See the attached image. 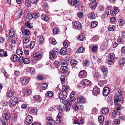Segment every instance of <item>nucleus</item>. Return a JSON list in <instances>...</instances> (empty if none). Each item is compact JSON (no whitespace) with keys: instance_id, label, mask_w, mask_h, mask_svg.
Instances as JSON below:
<instances>
[{"instance_id":"1","label":"nucleus","mask_w":125,"mask_h":125,"mask_svg":"<svg viewBox=\"0 0 125 125\" xmlns=\"http://www.w3.org/2000/svg\"><path fill=\"white\" fill-rule=\"evenodd\" d=\"M67 94V92L65 91L61 92L59 94V97L61 100H63L66 97Z\"/></svg>"},{"instance_id":"2","label":"nucleus","mask_w":125,"mask_h":125,"mask_svg":"<svg viewBox=\"0 0 125 125\" xmlns=\"http://www.w3.org/2000/svg\"><path fill=\"white\" fill-rule=\"evenodd\" d=\"M59 52V50L56 49L55 50H52L50 52V58L52 59L55 57V55Z\"/></svg>"},{"instance_id":"3","label":"nucleus","mask_w":125,"mask_h":125,"mask_svg":"<svg viewBox=\"0 0 125 125\" xmlns=\"http://www.w3.org/2000/svg\"><path fill=\"white\" fill-rule=\"evenodd\" d=\"M18 99L15 96L12 97L10 100V103L13 106L15 105L17 103Z\"/></svg>"},{"instance_id":"4","label":"nucleus","mask_w":125,"mask_h":125,"mask_svg":"<svg viewBox=\"0 0 125 125\" xmlns=\"http://www.w3.org/2000/svg\"><path fill=\"white\" fill-rule=\"evenodd\" d=\"M123 99V98L122 97H120L119 98V96H115L114 98V103L115 104H118L117 103L118 102L122 101Z\"/></svg>"},{"instance_id":"5","label":"nucleus","mask_w":125,"mask_h":125,"mask_svg":"<svg viewBox=\"0 0 125 125\" xmlns=\"http://www.w3.org/2000/svg\"><path fill=\"white\" fill-rule=\"evenodd\" d=\"M87 75V73L84 70H82L80 71L78 74L79 77L82 78L85 77Z\"/></svg>"},{"instance_id":"6","label":"nucleus","mask_w":125,"mask_h":125,"mask_svg":"<svg viewBox=\"0 0 125 125\" xmlns=\"http://www.w3.org/2000/svg\"><path fill=\"white\" fill-rule=\"evenodd\" d=\"M109 91L110 89L108 87H106L104 88L103 89V95L105 96H107L109 94Z\"/></svg>"},{"instance_id":"7","label":"nucleus","mask_w":125,"mask_h":125,"mask_svg":"<svg viewBox=\"0 0 125 125\" xmlns=\"http://www.w3.org/2000/svg\"><path fill=\"white\" fill-rule=\"evenodd\" d=\"M10 115L9 114L5 113L2 114L1 120L7 121L9 119Z\"/></svg>"},{"instance_id":"8","label":"nucleus","mask_w":125,"mask_h":125,"mask_svg":"<svg viewBox=\"0 0 125 125\" xmlns=\"http://www.w3.org/2000/svg\"><path fill=\"white\" fill-rule=\"evenodd\" d=\"M77 60L75 59H72L70 62V64L72 67L74 68H75V66L77 64Z\"/></svg>"},{"instance_id":"9","label":"nucleus","mask_w":125,"mask_h":125,"mask_svg":"<svg viewBox=\"0 0 125 125\" xmlns=\"http://www.w3.org/2000/svg\"><path fill=\"white\" fill-rule=\"evenodd\" d=\"M73 25L74 27V28H76L80 29L81 27V24L79 22L77 21L74 22L73 23Z\"/></svg>"},{"instance_id":"10","label":"nucleus","mask_w":125,"mask_h":125,"mask_svg":"<svg viewBox=\"0 0 125 125\" xmlns=\"http://www.w3.org/2000/svg\"><path fill=\"white\" fill-rule=\"evenodd\" d=\"M102 71L104 76H107L108 73L107 68L104 66H102L101 67Z\"/></svg>"},{"instance_id":"11","label":"nucleus","mask_w":125,"mask_h":125,"mask_svg":"<svg viewBox=\"0 0 125 125\" xmlns=\"http://www.w3.org/2000/svg\"><path fill=\"white\" fill-rule=\"evenodd\" d=\"M41 54L40 52H37L33 55V57L36 59H39L41 56Z\"/></svg>"},{"instance_id":"12","label":"nucleus","mask_w":125,"mask_h":125,"mask_svg":"<svg viewBox=\"0 0 125 125\" xmlns=\"http://www.w3.org/2000/svg\"><path fill=\"white\" fill-rule=\"evenodd\" d=\"M100 92V89L97 87H94L93 90V92L94 95H97L99 94Z\"/></svg>"},{"instance_id":"13","label":"nucleus","mask_w":125,"mask_h":125,"mask_svg":"<svg viewBox=\"0 0 125 125\" xmlns=\"http://www.w3.org/2000/svg\"><path fill=\"white\" fill-rule=\"evenodd\" d=\"M55 121L52 118H49L48 119L47 122L48 125H54L55 123Z\"/></svg>"},{"instance_id":"14","label":"nucleus","mask_w":125,"mask_h":125,"mask_svg":"<svg viewBox=\"0 0 125 125\" xmlns=\"http://www.w3.org/2000/svg\"><path fill=\"white\" fill-rule=\"evenodd\" d=\"M7 52L6 51H4L3 50H0V57H6L7 56Z\"/></svg>"},{"instance_id":"15","label":"nucleus","mask_w":125,"mask_h":125,"mask_svg":"<svg viewBox=\"0 0 125 125\" xmlns=\"http://www.w3.org/2000/svg\"><path fill=\"white\" fill-rule=\"evenodd\" d=\"M60 54L62 55H65L67 53V49L65 48H62L60 51Z\"/></svg>"},{"instance_id":"16","label":"nucleus","mask_w":125,"mask_h":125,"mask_svg":"<svg viewBox=\"0 0 125 125\" xmlns=\"http://www.w3.org/2000/svg\"><path fill=\"white\" fill-rule=\"evenodd\" d=\"M32 116L30 115L27 116L26 118V122L29 124L31 123L32 122Z\"/></svg>"},{"instance_id":"17","label":"nucleus","mask_w":125,"mask_h":125,"mask_svg":"<svg viewBox=\"0 0 125 125\" xmlns=\"http://www.w3.org/2000/svg\"><path fill=\"white\" fill-rule=\"evenodd\" d=\"M10 36L11 37H14L15 36V33L13 29H11L9 33Z\"/></svg>"},{"instance_id":"18","label":"nucleus","mask_w":125,"mask_h":125,"mask_svg":"<svg viewBox=\"0 0 125 125\" xmlns=\"http://www.w3.org/2000/svg\"><path fill=\"white\" fill-rule=\"evenodd\" d=\"M82 84L84 85H88L90 83V81L86 79H84L81 82Z\"/></svg>"},{"instance_id":"19","label":"nucleus","mask_w":125,"mask_h":125,"mask_svg":"<svg viewBox=\"0 0 125 125\" xmlns=\"http://www.w3.org/2000/svg\"><path fill=\"white\" fill-rule=\"evenodd\" d=\"M84 120L82 119H79L77 120H76L74 122V124H82L83 123Z\"/></svg>"},{"instance_id":"20","label":"nucleus","mask_w":125,"mask_h":125,"mask_svg":"<svg viewBox=\"0 0 125 125\" xmlns=\"http://www.w3.org/2000/svg\"><path fill=\"white\" fill-rule=\"evenodd\" d=\"M37 38L39 43H42L43 42V38L42 36H39Z\"/></svg>"},{"instance_id":"21","label":"nucleus","mask_w":125,"mask_h":125,"mask_svg":"<svg viewBox=\"0 0 125 125\" xmlns=\"http://www.w3.org/2000/svg\"><path fill=\"white\" fill-rule=\"evenodd\" d=\"M125 62V60L124 58L121 59L119 60V64L121 66H123Z\"/></svg>"},{"instance_id":"22","label":"nucleus","mask_w":125,"mask_h":125,"mask_svg":"<svg viewBox=\"0 0 125 125\" xmlns=\"http://www.w3.org/2000/svg\"><path fill=\"white\" fill-rule=\"evenodd\" d=\"M41 18L42 19L45 21H48L49 19L47 15L44 14L42 15L41 16Z\"/></svg>"},{"instance_id":"23","label":"nucleus","mask_w":125,"mask_h":125,"mask_svg":"<svg viewBox=\"0 0 125 125\" xmlns=\"http://www.w3.org/2000/svg\"><path fill=\"white\" fill-rule=\"evenodd\" d=\"M14 94V92L11 90H9L7 94V96L9 98H10Z\"/></svg>"},{"instance_id":"24","label":"nucleus","mask_w":125,"mask_h":125,"mask_svg":"<svg viewBox=\"0 0 125 125\" xmlns=\"http://www.w3.org/2000/svg\"><path fill=\"white\" fill-rule=\"evenodd\" d=\"M23 10L22 9H19L17 12L19 15L18 17V18H20L21 16L23 14Z\"/></svg>"},{"instance_id":"25","label":"nucleus","mask_w":125,"mask_h":125,"mask_svg":"<svg viewBox=\"0 0 125 125\" xmlns=\"http://www.w3.org/2000/svg\"><path fill=\"white\" fill-rule=\"evenodd\" d=\"M17 54L19 55L20 56H21L23 53L22 52L20 49H17L16 51Z\"/></svg>"},{"instance_id":"26","label":"nucleus","mask_w":125,"mask_h":125,"mask_svg":"<svg viewBox=\"0 0 125 125\" xmlns=\"http://www.w3.org/2000/svg\"><path fill=\"white\" fill-rule=\"evenodd\" d=\"M83 65L84 66H87L89 64V62L88 60H84L83 61L82 63Z\"/></svg>"},{"instance_id":"27","label":"nucleus","mask_w":125,"mask_h":125,"mask_svg":"<svg viewBox=\"0 0 125 125\" xmlns=\"http://www.w3.org/2000/svg\"><path fill=\"white\" fill-rule=\"evenodd\" d=\"M67 70V68L66 66H62L61 67V71L62 72V73H67L66 72Z\"/></svg>"},{"instance_id":"28","label":"nucleus","mask_w":125,"mask_h":125,"mask_svg":"<svg viewBox=\"0 0 125 125\" xmlns=\"http://www.w3.org/2000/svg\"><path fill=\"white\" fill-rule=\"evenodd\" d=\"M79 4L78 0H73L72 6H77Z\"/></svg>"},{"instance_id":"29","label":"nucleus","mask_w":125,"mask_h":125,"mask_svg":"<svg viewBox=\"0 0 125 125\" xmlns=\"http://www.w3.org/2000/svg\"><path fill=\"white\" fill-rule=\"evenodd\" d=\"M108 57L110 59H112L113 60L115 58V56L112 53H109L108 56Z\"/></svg>"},{"instance_id":"30","label":"nucleus","mask_w":125,"mask_h":125,"mask_svg":"<svg viewBox=\"0 0 125 125\" xmlns=\"http://www.w3.org/2000/svg\"><path fill=\"white\" fill-rule=\"evenodd\" d=\"M34 98L35 100L38 101V102H39L41 101V98L39 95H37L35 96Z\"/></svg>"},{"instance_id":"31","label":"nucleus","mask_w":125,"mask_h":125,"mask_svg":"<svg viewBox=\"0 0 125 125\" xmlns=\"http://www.w3.org/2000/svg\"><path fill=\"white\" fill-rule=\"evenodd\" d=\"M54 64L56 68L59 67L60 65V62L58 61L55 60L54 63Z\"/></svg>"},{"instance_id":"32","label":"nucleus","mask_w":125,"mask_h":125,"mask_svg":"<svg viewBox=\"0 0 125 125\" xmlns=\"http://www.w3.org/2000/svg\"><path fill=\"white\" fill-rule=\"evenodd\" d=\"M102 112L103 114L105 115L108 113L109 110L107 108H104L102 110Z\"/></svg>"},{"instance_id":"33","label":"nucleus","mask_w":125,"mask_h":125,"mask_svg":"<svg viewBox=\"0 0 125 125\" xmlns=\"http://www.w3.org/2000/svg\"><path fill=\"white\" fill-rule=\"evenodd\" d=\"M122 95L121 92L119 89H118L116 92V95L115 96H120Z\"/></svg>"},{"instance_id":"34","label":"nucleus","mask_w":125,"mask_h":125,"mask_svg":"<svg viewBox=\"0 0 125 125\" xmlns=\"http://www.w3.org/2000/svg\"><path fill=\"white\" fill-rule=\"evenodd\" d=\"M13 61L14 62H17L19 61V58L16 55H15L13 57Z\"/></svg>"},{"instance_id":"35","label":"nucleus","mask_w":125,"mask_h":125,"mask_svg":"<svg viewBox=\"0 0 125 125\" xmlns=\"http://www.w3.org/2000/svg\"><path fill=\"white\" fill-rule=\"evenodd\" d=\"M30 33V31L28 30H26L24 31H23L22 33L23 35H28Z\"/></svg>"},{"instance_id":"36","label":"nucleus","mask_w":125,"mask_h":125,"mask_svg":"<svg viewBox=\"0 0 125 125\" xmlns=\"http://www.w3.org/2000/svg\"><path fill=\"white\" fill-rule=\"evenodd\" d=\"M47 95L50 97H52L53 95V93L51 91H48L46 93Z\"/></svg>"},{"instance_id":"37","label":"nucleus","mask_w":125,"mask_h":125,"mask_svg":"<svg viewBox=\"0 0 125 125\" xmlns=\"http://www.w3.org/2000/svg\"><path fill=\"white\" fill-rule=\"evenodd\" d=\"M60 62L61 63L62 65H65V66H66L67 65L66 61L64 60H61Z\"/></svg>"},{"instance_id":"38","label":"nucleus","mask_w":125,"mask_h":125,"mask_svg":"<svg viewBox=\"0 0 125 125\" xmlns=\"http://www.w3.org/2000/svg\"><path fill=\"white\" fill-rule=\"evenodd\" d=\"M104 117L102 116H99L98 118V121L100 123H102L104 121Z\"/></svg>"},{"instance_id":"39","label":"nucleus","mask_w":125,"mask_h":125,"mask_svg":"<svg viewBox=\"0 0 125 125\" xmlns=\"http://www.w3.org/2000/svg\"><path fill=\"white\" fill-rule=\"evenodd\" d=\"M64 108L65 110L66 111H68L70 110L69 106L67 104H64Z\"/></svg>"},{"instance_id":"40","label":"nucleus","mask_w":125,"mask_h":125,"mask_svg":"<svg viewBox=\"0 0 125 125\" xmlns=\"http://www.w3.org/2000/svg\"><path fill=\"white\" fill-rule=\"evenodd\" d=\"M97 22L94 21L91 24V26L92 27L94 28L96 27L97 25Z\"/></svg>"},{"instance_id":"41","label":"nucleus","mask_w":125,"mask_h":125,"mask_svg":"<svg viewBox=\"0 0 125 125\" xmlns=\"http://www.w3.org/2000/svg\"><path fill=\"white\" fill-rule=\"evenodd\" d=\"M47 86L48 85L47 83H43L42 86V88L44 90H45L47 88Z\"/></svg>"},{"instance_id":"42","label":"nucleus","mask_w":125,"mask_h":125,"mask_svg":"<svg viewBox=\"0 0 125 125\" xmlns=\"http://www.w3.org/2000/svg\"><path fill=\"white\" fill-rule=\"evenodd\" d=\"M83 50V48L82 47H80L77 51V52L78 53H81L82 52Z\"/></svg>"},{"instance_id":"43","label":"nucleus","mask_w":125,"mask_h":125,"mask_svg":"<svg viewBox=\"0 0 125 125\" xmlns=\"http://www.w3.org/2000/svg\"><path fill=\"white\" fill-rule=\"evenodd\" d=\"M28 82V80L26 79H24L21 81L22 83L24 85L26 84Z\"/></svg>"},{"instance_id":"44","label":"nucleus","mask_w":125,"mask_h":125,"mask_svg":"<svg viewBox=\"0 0 125 125\" xmlns=\"http://www.w3.org/2000/svg\"><path fill=\"white\" fill-rule=\"evenodd\" d=\"M63 44L65 48H67L68 46V41H65L63 43Z\"/></svg>"},{"instance_id":"45","label":"nucleus","mask_w":125,"mask_h":125,"mask_svg":"<svg viewBox=\"0 0 125 125\" xmlns=\"http://www.w3.org/2000/svg\"><path fill=\"white\" fill-rule=\"evenodd\" d=\"M23 62L25 64H27L29 63V59L27 58H24Z\"/></svg>"},{"instance_id":"46","label":"nucleus","mask_w":125,"mask_h":125,"mask_svg":"<svg viewBox=\"0 0 125 125\" xmlns=\"http://www.w3.org/2000/svg\"><path fill=\"white\" fill-rule=\"evenodd\" d=\"M79 99L81 103H84L85 102V99L83 97H80Z\"/></svg>"},{"instance_id":"47","label":"nucleus","mask_w":125,"mask_h":125,"mask_svg":"<svg viewBox=\"0 0 125 125\" xmlns=\"http://www.w3.org/2000/svg\"><path fill=\"white\" fill-rule=\"evenodd\" d=\"M62 102L64 104H71V102L70 101L67 100H63L62 101Z\"/></svg>"},{"instance_id":"48","label":"nucleus","mask_w":125,"mask_h":125,"mask_svg":"<svg viewBox=\"0 0 125 125\" xmlns=\"http://www.w3.org/2000/svg\"><path fill=\"white\" fill-rule=\"evenodd\" d=\"M118 22L120 26L123 25L125 23V21L124 20L121 19Z\"/></svg>"},{"instance_id":"49","label":"nucleus","mask_w":125,"mask_h":125,"mask_svg":"<svg viewBox=\"0 0 125 125\" xmlns=\"http://www.w3.org/2000/svg\"><path fill=\"white\" fill-rule=\"evenodd\" d=\"M27 18L29 20L33 18L32 14L31 13H29L27 15Z\"/></svg>"},{"instance_id":"50","label":"nucleus","mask_w":125,"mask_h":125,"mask_svg":"<svg viewBox=\"0 0 125 125\" xmlns=\"http://www.w3.org/2000/svg\"><path fill=\"white\" fill-rule=\"evenodd\" d=\"M30 40V38L28 37V38H24L23 40L25 44L28 43L29 41Z\"/></svg>"},{"instance_id":"51","label":"nucleus","mask_w":125,"mask_h":125,"mask_svg":"<svg viewBox=\"0 0 125 125\" xmlns=\"http://www.w3.org/2000/svg\"><path fill=\"white\" fill-rule=\"evenodd\" d=\"M60 78L62 83H64L65 81L64 76L63 75H62L61 77Z\"/></svg>"},{"instance_id":"52","label":"nucleus","mask_w":125,"mask_h":125,"mask_svg":"<svg viewBox=\"0 0 125 125\" xmlns=\"http://www.w3.org/2000/svg\"><path fill=\"white\" fill-rule=\"evenodd\" d=\"M89 6L92 9H94L96 7V6L94 5V3H90L89 4Z\"/></svg>"},{"instance_id":"53","label":"nucleus","mask_w":125,"mask_h":125,"mask_svg":"<svg viewBox=\"0 0 125 125\" xmlns=\"http://www.w3.org/2000/svg\"><path fill=\"white\" fill-rule=\"evenodd\" d=\"M115 28V26L114 25H113L112 27H110L108 28V30L109 31H113L114 30V29Z\"/></svg>"},{"instance_id":"54","label":"nucleus","mask_w":125,"mask_h":125,"mask_svg":"<svg viewBox=\"0 0 125 125\" xmlns=\"http://www.w3.org/2000/svg\"><path fill=\"white\" fill-rule=\"evenodd\" d=\"M25 5L27 6H30L31 2L29 0H26L25 2Z\"/></svg>"},{"instance_id":"55","label":"nucleus","mask_w":125,"mask_h":125,"mask_svg":"<svg viewBox=\"0 0 125 125\" xmlns=\"http://www.w3.org/2000/svg\"><path fill=\"white\" fill-rule=\"evenodd\" d=\"M115 107L116 108V110L117 111H118L119 110L120 108V107L121 106V105L120 104H115Z\"/></svg>"},{"instance_id":"56","label":"nucleus","mask_w":125,"mask_h":125,"mask_svg":"<svg viewBox=\"0 0 125 125\" xmlns=\"http://www.w3.org/2000/svg\"><path fill=\"white\" fill-rule=\"evenodd\" d=\"M37 79L39 80H42L44 79V77L42 75H39L37 76Z\"/></svg>"},{"instance_id":"57","label":"nucleus","mask_w":125,"mask_h":125,"mask_svg":"<svg viewBox=\"0 0 125 125\" xmlns=\"http://www.w3.org/2000/svg\"><path fill=\"white\" fill-rule=\"evenodd\" d=\"M73 109L76 110L78 111V107L75 104H74L73 105Z\"/></svg>"},{"instance_id":"58","label":"nucleus","mask_w":125,"mask_h":125,"mask_svg":"<svg viewBox=\"0 0 125 125\" xmlns=\"http://www.w3.org/2000/svg\"><path fill=\"white\" fill-rule=\"evenodd\" d=\"M78 39L80 41H83L84 39V37L82 35H80L78 37Z\"/></svg>"},{"instance_id":"59","label":"nucleus","mask_w":125,"mask_h":125,"mask_svg":"<svg viewBox=\"0 0 125 125\" xmlns=\"http://www.w3.org/2000/svg\"><path fill=\"white\" fill-rule=\"evenodd\" d=\"M30 72L31 73L33 74L35 73V69L33 68H31L30 69Z\"/></svg>"},{"instance_id":"60","label":"nucleus","mask_w":125,"mask_h":125,"mask_svg":"<svg viewBox=\"0 0 125 125\" xmlns=\"http://www.w3.org/2000/svg\"><path fill=\"white\" fill-rule=\"evenodd\" d=\"M92 50L94 52H95L97 49V47L96 46H94L91 48Z\"/></svg>"},{"instance_id":"61","label":"nucleus","mask_w":125,"mask_h":125,"mask_svg":"<svg viewBox=\"0 0 125 125\" xmlns=\"http://www.w3.org/2000/svg\"><path fill=\"white\" fill-rule=\"evenodd\" d=\"M35 44L34 41H32L30 44V47L31 48H32L34 47Z\"/></svg>"},{"instance_id":"62","label":"nucleus","mask_w":125,"mask_h":125,"mask_svg":"<svg viewBox=\"0 0 125 125\" xmlns=\"http://www.w3.org/2000/svg\"><path fill=\"white\" fill-rule=\"evenodd\" d=\"M90 19H94L95 18V16L94 14L93 13H91L90 15Z\"/></svg>"},{"instance_id":"63","label":"nucleus","mask_w":125,"mask_h":125,"mask_svg":"<svg viewBox=\"0 0 125 125\" xmlns=\"http://www.w3.org/2000/svg\"><path fill=\"white\" fill-rule=\"evenodd\" d=\"M110 13L111 15L113 16H115L116 15L115 12L113 10H111L110 11Z\"/></svg>"},{"instance_id":"64","label":"nucleus","mask_w":125,"mask_h":125,"mask_svg":"<svg viewBox=\"0 0 125 125\" xmlns=\"http://www.w3.org/2000/svg\"><path fill=\"white\" fill-rule=\"evenodd\" d=\"M32 14L33 17V18L35 19L37 18L39 16V14H38L36 13H33Z\"/></svg>"}]
</instances>
